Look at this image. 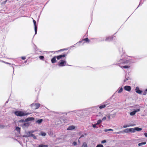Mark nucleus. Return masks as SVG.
Segmentation results:
<instances>
[{"mask_svg":"<svg viewBox=\"0 0 147 147\" xmlns=\"http://www.w3.org/2000/svg\"><path fill=\"white\" fill-rule=\"evenodd\" d=\"M131 63V61L129 60H125L122 59L119 61L118 63L119 65H119L120 67L122 68H123L124 69H128L130 67V66L129 65L124 66H121L120 65L125 64L129 65Z\"/></svg>","mask_w":147,"mask_h":147,"instance_id":"nucleus-1","label":"nucleus"},{"mask_svg":"<svg viewBox=\"0 0 147 147\" xmlns=\"http://www.w3.org/2000/svg\"><path fill=\"white\" fill-rule=\"evenodd\" d=\"M67 55V53H63V54L54 57L51 59V61L52 63H54L57 62L56 58L58 60H59L63 58V57H65Z\"/></svg>","mask_w":147,"mask_h":147,"instance_id":"nucleus-2","label":"nucleus"},{"mask_svg":"<svg viewBox=\"0 0 147 147\" xmlns=\"http://www.w3.org/2000/svg\"><path fill=\"white\" fill-rule=\"evenodd\" d=\"M15 114L18 116L22 117L24 116L30 114L29 113L24 112L20 111H16L14 112Z\"/></svg>","mask_w":147,"mask_h":147,"instance_id":"nucleus-3","label":"nucleus"},{"mask_svg":"<svg viewBox=\"0 0 147 147\" xmlns=\"http://www.w3.org/2000/svg\"><path fill=\"white\" fill-rule=\"evenodd\" d=\"M66 59L64 58L59 61L58 63V65L60 67L64 66L66 65Z\"/></svg>","mask_w":147,"mask_h":147,"instance_id":"nucleus-4","label":"nucleus"},{"mask_svg":"<svg viewBox=\"0 0 147 147\" xmlns=\"http://www.w3.org/2000/svg\"><path fill=\"white\" fill-rule=\"evenodd\" d=\"M40 104L39 103H33L31 105V107L33 109H38L40 106Z\"/></svg>","mask_w":147,"mask_h":147,"instance_id":"nucleus-5","label":"nucleus"},{"mask_svg":"<svg viewBox=\"0 0 147 147\" xmlns=\"http://www.w3.org/2000/svg\"><path fill=\"white\" fill-rule=\"evenodd\" d=\"M113 36H111L107 37L105 39V41L107 42L112 41L113 40Z\"/></svg>","mask_w":147,"mask_h":147,"instance_id":"nucleus-6","label":"nucleus"},{"mask_svg":"<svg viewBox=\"0 0 147 147\" xmlns=\"http://www.w3.org/2000/svg\"><path fill=\"white\" fill-rule=\"evenodd\" d=\"M124 88L125 90L128 91H130L131 89V86H125Z\"/></svg>","mask_w":147,"mask_h":147,"instance_id":"nucleus-7","label":"nucleus"},{"mask_svg":"<svg viewBox=\"0 0 147 147\" xmlns=\"http://www.w3.org/2000/svg\"><path fill=\"white\" fill-rule=\"evenodd\" d=\"M135 91L136 93L139 94H141L142 92V91L140 90L138 87H136L135 89Z\"/></svg>","mask_w":147,"mask_h":147,"instance_id":"nucleus-8","label":"nucleus"},{"mask_svg":"<svg viewBox=\"0 0 147 147\" xmlns=\"http://www.w3.org/2000/svg\"><path fill=\"white\" fill-rule=\"evenodd\" d=\"M84 41V42H86V43H89L90 40L88 39V38H85L83 39H82V40L80 41V42H82V41Z\"/></svg>","mask_w":147,"mask_h":147,"instance_id":"nucleus-9","label":"nucleus"},{"mask_svg":"<svg viewBox=\"0 0 147 147\" xmlns=\"http://www.w3.org/2000/svg\"><path fill=\"white\" fill-rule=\"evenodd\" d=\"M34 118L33 117H30L27 118L26 119L25 121H31L32 120H33L34 119Z\"/></svg>","mask_w":147,"mask_h":147,"instance_id":"nucleus-10","label":"nucleus"},{"mask_svg":"<svg viewBox=\"0 0 147 147\" xmlns=\"http://www.w3.org/2000/svg\"><path fill=\"white\" fill-rule=\"evenodd\" d=\"M75 128V127L74 126L71 125L67 129V130H72L74 129Z\"/></svg>","mask_w":147,"mask_h":147,"instance_id":"nucleus-11","label":"nucleus"},{"mask_svg":"<svg viewBox=\"0 0 147 147\" xmlns=\"http://www.w3.org/2000/svg\"><path fill=\"white\" fill-rule=\"evenodd\" d=\"M29 135L28 136V137L31 136L34 139H36V137L33 134L29 132Z\"/></svg>","mask_w":147,"mask_h":147,"instance_id":"nucleus-12","label":"nucleus"},{"mask_svg":"<svg viewBox=\"0 0 147 147\" xmlns=\"http://www.w3.org/2000/svg\"><path fill=\"white\" fill-rule=\"evenodd\" d=\"M42 121H43L42 119H40L38 120H37L36 121V123H37L40 124L41 123Z\"/></svg>","mask_w":147,"mask_h":147,"instance_id":"nucleus-13","label":"nucleus"},{"mask_svg":"<svg viewBox=\"0 0 147 147\" xmlns=\"http://www.w3.org/2000/svg\"><path fill=\"white\" fill-rule=\"evenodd\" d=\"M106 105H105V104L102 105L100 106L99 107V108L100 109H102V108H104L105 107H106Z\"/></svg>","mask_w":147,"mask_h":147,"instance_id":"nucleus-14","label":"nucleus"},{"mask_svg":"<svg viewBox=\"0 0 147 147\" xmlns=\"http://www.w3.org/2000/svg\"><path fill=\"white\" fill-rule=\"evenodd\" d=\"M124 132L129 133V128L126 129L123 131Z\"/></svg>","mask_w":147,"mask_h":147,"instance_id":"nucleus-15","label":"nucleus"},{"mask_svg":"<svg viewBox=\"0 0 147 147\" xmlns=\"http://www.w3.org/2000/svg\"><path fill=\"white\" fill-rule=\"evenodd\" d=\"M135 131L136 130L138 131H141L142 129L141 128H140L138 127H136L135 128Z\"/></svg>","mask_w":147,"mask_h":147,"instance_id":"nucleus-16","label":"nucleus"},{"mask_svg":"<svg viewBox=\"0 0 147 147\" xmlns=\"http://www.w3.org/2000/svg\"><path fill=\"white\" fill-rule=\"evenodd\" d=\"M136 113V111H134L132 112H131L130 114L131 116H133Z\"/></svg>","mask_w":147,"mask_h":147,"instance_id":"nucleus-17","label":"nucleus"},{"mask_svg":"<svg viewBox=\"0 0 147 147\" xmlns=\"http://www.w3.org/2000/svg\"><path fill=\"white\" fill-rule=\"evenodd\" d=\"M135 131L134 128H129V132H134Z\"/></svg>","mask_w":147,"mask_h":147,"instance_id":"nucleus-18","label":"nucleus"},{"mask_svg":"<svg viewBox=\"0 0 147 147\" xmlns=\"http://www.w3.org/2000/svg\"><path fill=\"white\" fill-rule=\"evenodd\" d=\"M146 144V142H142L141 143H139L138 144V145L139 146H142L143 145H145Z\"/></svg>","mask_w":147,"mask_h":147,"instance_id":"nucleus-19","label":"nucleus"},{"mask_svg":"<svg viewBox=\"0 0 147 147\" xmlns=\"http://www.w3.org/2000/svg\"><path fill=\"white\" fill-rule=\"evenodd\" d=\"M123 89L121 87L120 89L118 90V93H120L123 91Z\"/></svg>","mask_w":147,"mask_h":147,"instance_id":"nucleus-20","label":"nucleus"},{"mask_svg":"<svg viewBox=\"0 0 147 147\" xmlns=\"http://www.w3.org/2000/svg\"><path fill=\"white\" fill-rule=\"evenodd\" d=\"M40 134L42 136H46V134L44 132L41 131L40 133Z\"/></svg>","mask_w":147,"mask_h":147,"instance_id":"nucleus-21","label":"nucleus"},{"mask_svg":"<svg viewBox=\"0 0 147 147\" xmlns=\"http://www.w3.org/2000/svg\"><path fill=\"white\" fill-rule=\"evenodd\" d=\"M38 147H48V146L47 145L41 144Z\"/></svg>","mask_w":147,"mask_h":147,"instance_id":"nucleus-22","label":"nucleus"},{"mask_svg":"<svg viewBox=\"0 0 147 147\" xmlns=\"http://www.w3.org/2000/svg\"><path fill=\"white\" fill-rule=\"evenodd\" d=\"M82 147H88L86 143L84 142L82 144Z\"/></svg>","mask_w":147,"mask_h":147,"instance_id":"nucleus-23","label":"nucleus"},{"mask_svg":"<svg viewBox=\"0 0 147 147\" xmlns=\"http://www.w3.org/2000/svg\"><path fill=\"white\" fill-rule=\"evenodd\" d=\"M133 125H124L123 126V127L124 128H126V127H130V126H132Z\"/></svg>","mask_w":147,"mask_h":147,"instance_id":"nucleus-24","label":"nucleus"},{"mask_svg":"<svg viewBox=\"0 0 147 147\" xmlns=\"http://www.w3.org/2000/svg\"><path fill=\"white\" fill-rule=\"evenodd\" d=\"M16 130L18 132H20V129L19 127H17L16 128Z\"/></svg>","mask_w":147,"mask_h":147,"instance_id":"nucleus-25","label":"nucleus"},{"mask_svg":"<svg viewBox=\"0 0 147 147\" xmlns=\"http://www.w3.org/2000/svg\"><path fill=\"white\" fill-rule=\"evenodd\" d=\"M39 58L42 60H44V57L43 56H39Z\"/></svg>","mask_w":147,"mask_h":147,"instance_id":"nucleus-26","label":"nucleus"},{"mask_svg":"<svg viewBox=\"0 0 147 147\" xmlns=\"http://www.w3.org/2000/svg\"><path fill=\"white\" fill-rule=\"evenodd\" d=\"M113 130L112 129H105L104 130L105 131V132H106L107 131H113Z\"/></svg>","mask_w":147,"mask_h":147,"instance_id":"nucleus-27","label":"nucleus"},{"mask_svg":"<svg viewBox=\"0 0 147 147\" xmlns=\"http://www.w3.org/2000/svg\"><path fill=\"white\" fill-rule=\"evenodd\" d=\"M34 30L35 32V34H36L37 32V26H34Z\"/></svg>","mask_w":147,"mask_h":147,"instance_id":"nucleus-28","label":"nucleus"},{"mask_svg":"<svg viewBox=\"0 0 147 147\" xmlns=\"http://www.w3.org/2000/svg\"><path fill=\"white\" fill-rule=\"evenodd\" d=\"M101 122H102L101 120L100 119H99L97 123L96 124L97 125H98V124H99L100 123H101Z\"/></svg>","mask_w":147,"mask_h":147,"instance_id":"nucleus-29","label":"nucleus"},{"mask_svg":"<svg viewBox=\"0 0 147 147\" xmlns=\"http://www.w3.org/2000/svg\"><path fill=\"white\" fill-rule=\"evenodd\" d=\"M96 147H104L103 146L100 144L98 145Z\"/></svg>","mask_w":147,"mask_h":147,"instance_id":"nucleus-30","label":"nucleus"},{"mask_svg":"<svg viewBox=\"0 0 147 147\" xmlns=\"http://www.w3.org/2000/svg\"><path fill=\"white\" fill-rule=\"evenodd\" d=\"M33 22L34 24V26H37L36 24V21L35 20H34L33 19Z\"/></svg>","mask_w":147,"mask_h":147,"instance_id":"nucleus-31","label":"nucleus"},{"mask_svg":"<svg viewBox=\"0 0 147 147\" xmlns=\"http://www.w3.org/2000/svg\"><path fill=\"white\" fill-rule=\"evenodd\" d=\"M1 61L2 62L4 63H5V64H10L9 63H7V62H6L4 61Z\"/></svg>","mask_w":147,"mask_h":147,"instance_id":"nucleus-32","label":"nucleus"},{"mask_svg":"<svg viewBox=\"0 0 147 147\" xmlns=\"http://www.w3.org/2000/svg\"><path fill=\"white\" fill-rule=\"evenodd\" d=\"M106 142V141L105 140H102L101 141V143L102 144H104Z\"/></svg>","mask_w":147,"mask_h":147,"instance_id":"nucleus-33","label":"nucleus"},{"mask_svg":"<svg viewBox=\"0 0 147 147\" xmlns=\"http://www.w3.org/2000/svg\"><path fill=\"white\" fill-rule=\"evenodd\" d=\"M5 126L3 125H0V128L1 129H2L4 128Z\"/></svg>","mask_w":147,"mask_h":147,"instance_id":"nucleus-34","label":"nucleus"},{"mask_svg":"<svg viewBox=\"0 0 147 147\" xmlns=\"http://www.w3.org/2000/svg\"><path fill=\"white\" fill-rule=\"evenodd\" d=\"M21 59L22 60H24L26 59V57L25 56H23L21 57Z\"/></svg>","mask_w":147,"mask_h":147,"instance_id":"nucleus-35","label":"nucleus"},{"mask_svg":"<svg viewBox=\"0 0 147 147\" xmlns=\"http://www.w3.org/2000/svg\"><path fill=\"white\" fill-rule=\"evenodd\" d=\"M73 145L74 146L76 145H77V143L76 142H74L73 143Z\"/></svg>","mask_w":147,"mask_h":147,"instance_id":"nucleus-36","label":"nucleus"},{"mask_svg":"<svg viewBox=\"0 0 147 147\" xmlns=\"http://www.w3.org/2000/svg\"><path fill=\"white\" fill-rule=\"evenodd\" d=\"M25 122V121L24 120L22 119L20 121H19V122Z\"/></svg>","mask_w":147,"mask_h":147,"instance_id":"nucleus-37","label":"nucleus"},{"mask_svg":"<svg viewBox=\"0 0 147 147\" xmlns=\"http://www.w3.org/2000/svg\"><path fill=\"white\" fill-rule=\"evenodd\" d=\"M96 125H97V124H96L93 125L92 127L94 128L96 127Z\"/></svg>","mask_w":147,"mask_h":147,"instance_id":"nucleus-38","label":"nucleus"},{"mask_svg":"<svg viewBox=\"0 0 147 147\" xmlns=\"http://www.w3.org/2000/svg\"><path fill=\"white\" fill-rule=\"evenodd\" d=\"M147 92H146V91L145 90L144 92H143V94L144 95H145L146 94V93H147Z\"/></svg>","mask_w":147,"mask_h":147,"instance_id":"nucleus-39","label":"nucleus"},{"mask_svg":"<svg viewBox=\"0 0 147 147\" xmlns=\"http://www.w3.org/2000/svg\"><path fill=\"white\" fill-rule=\"evenodd\" d=\"M136 111V112H138L140 111V109H136V110L134 111Z\"/></svg>","mask_w":147,"mask_h":147,"instance_id":"nucleus-40","label":"nucleus"},{"mask_svg":"<svg viewBox=\"0 0 147 147\" xmlns=\"http://www.w3.org/2000/svg\"><path fill=\"white\" fill-rule=\"evenodd\" d=\"M106 119V117H103V118L102 119V120H105Z\"/></svg>","mask_w":147,"mask_h":147,"instance_id":"nucleus-41","label":"nucleus"},{"mask_svg":"<svg viewBox=\"0 0 147 147\" xmlns=\"http://www.w3.org/2000/svg\"><path fill=\"white\" fill-rule=\"evenodd\" d=\"M144 135L145 137H147V133H145L144 134Z\"/></svg>","mask_w":147,"mask_h":147,"instance_id":"nucleus-42","label":"nucleus"},{"mask_svg":"<svg viewBox=\"0 0 147 147\" xmlns=\"http://www.w3.org/2000/svg\"><path fill=\"white\" fill-rule=\"evenodd\" d=\"M123 133V132H122V131H119V132H117V133L118 134H119L121 133Z\"/></svg>","mask_w":147,"mask_h":147,"instance_id":"nucleus-43","label":"nucleus"},{"mask_svg":"<svg viewBox=\"0 0 147 147\" xmlns=\"http://www.w3.org/2000/svg\"><path fill=\"white\" fill-rule=\"evenodd\" d=\"M26 125V123H24L23 125H24V126H25Z\"/></svg>","mask_w":147,"mask_h":147,"instance_id":"nucleus-44","label":"nucleus"},{"mask_svg":"<svg viewBox=\"0 0 147 147\" xmlns=\"http://www.w3.org/2000/svg\"><path fill=\"white\" fill-rule=\"evenodd\" d=\"M145 91L147 92V89L145 90Z\"/></svg>","mask_w":147,"mask_h":147,"instance_id":"nucleus-45","label":"nucleus"}]
</instances>
